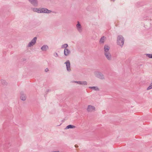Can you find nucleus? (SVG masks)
Returning a JSON list of instances; mask_svg holds the SVG:
<instances>
[{
  "label": "nucleus",
  "instance_id": "obj_1",
  "mask_svg": "<svg viewBox=\"0 0 152 152\" xmlns=\"http://www.w3.org/2000/svg\"><path fill=\"white\" fill-rule=\"evenodd\" d=\"M33 10L34 12H36L38 13H50L51 12V11L44 8H35L33 9Z\"/></svg>",
  "mask_w": 152,
  "mask_h": 152
},
{
  "label": "nucleus",
  "instance_id": "obj_2",
  "mask_svg": "<svg viewBox=\"0 0 152 152\" xmlns=\"http://www.w3.org/2000/svg\"><path fill=\"white\" fill-rule=\"evenodd\" d=\"M117 43L120 46H122L124 43V40L122 36H119L117 39Z\"/></svg>",
  "mask_w": 152,
  "mask_h": 152
},
{
  "label": "nucleus",
  "instance_id": "obj_3",
  "mask_svg": "<svg viewBox=\"0 0 152 152\" xmlns=\"http://www.w3.org/2000/svg\"><path fill=\"white\" fill-rule=\"evenodd\" d=\"M96 108L94 106L91 105H88L86 108V110L88 112H92L95 111Z\"/></svg>",
  "mask_w": 152,
  "mask_h": 152
},
{
  "label": "nucleus",
  "instance_id": "obj_4",
  "mask_svg": "<svg viewBox=\"0 0 152 152\" xmlns=\"http://www.w3.org/2000/svg\"><path fill=\"white\" fill-rule=\"evenodd\" d=\"M94 74L96 77L99 79H102L104 78V75L101 73L99 72H95L94 73Z\"/></svg>",
  "mask_w": 152,
  "mask_h": 152
},
{
  "label": "nucleus",
  "instance_id": "obj_5",
  "mask_svg": "<svg viewBox=\"0 0 152 152\" xmlns=\"http://www.w3.org/2000/svg\"><path fill=\"white\" fill-rule=\"evenodd\" d=\"M37 39V37H35L32 40L31 42L29 43V44L28 45V46L31 47V46H32L33 45H34L36 42Z\"/></svg>",
  "mask_w": 152,
  "mask_h": 152
},
{
  "label": "nucleus",
  "instance_id": "obj_6",
  "mask_svg": "<svg viewBox=\"0 0 152 152\" xmlns=\"http://www.w3.org/2000/svg\"><path fill=\"white\" fill-rule=\"evenodd\" d=\"M104 54L108 60H110L111 58V55L109 52H105Z\"/></svg>",
  "mask_w": 152,
  "mask_h": 152
},
{
  "label": "nucleus",
  "instance_id": "obj_7",
  "mask_svg": "<svg viewBox=\"0 0 152 152\" xmlns=\"http://www.w3.org/2000/svg\"><path fill=\"white\" fill-rule=\"evenodd\" d=\"M76 28L77 30L80 32L82 31L81 26L79 22H78V23L76 25Z\"/></svg>",
  "mask_w": 152,
  "mask_h": 152
},
{
  "label": "nucleus",
  "instance_id": "obj_8",
  "mask_svg": "<svg viewBox=\"0 0 152 152\" xmlns=\"http://www.w3.org/2000/svg\"><path fill=\"white\" fill-rule=\"evenodd\" d=\"M66 64L67 70L68 71L70 70V63L69 61H67L66 62Z\"/></svg>",
  "mask_w": 152,
  "mask_h": 152
},
{
  "label": "nucleus",
  "instance_id": "obj_9",
  "mask_svg": "<svg viewBox=\"0 0 152 152\" xmlns=\"http://www.w3.org/2000/svg\"><path fill=\"white\" fill-rule=\"evenodd\" d=\"M70 53V51L67 48H65L64 50V54L65 55L68 56Z\"/></svg>",
  "mask_w": 152,
  "mask_h": 152
},
{
  "label": "nucleus",
  "instance_id": "obj_10",
  "mask_svg": "<svg viewBox=\"0 0 152 152\" xmlns=\"http://www.w3.org/2000/svg\"><path fill=\"white\" fill-rule=\"evenodd\" d=\"M29 1L34 5H36L37 3V0H29Z\"/></svg>",
  "mask_w": 152,
  "mask_h": 152
},
{
  "label": "nucleus",
  "instance_id": "obj_11",
  "mask_svg": "<svg viewBox=\"0 0 152 152\" xmlns=\"http://www.w3.org/2000/svg\"><path fill=\"white\" fill-rule=\"evenodd\" d=\"M110 49V47L107 45L104 46V49L105 52H108V51Z\"/></svg>",
  "mask_w": 152,
  "mask_h": 152
},
{
  "label": "nucleus",
  "instance_id": "obj_12",
  "mask_svg": "<svg viewBox=\"0 0 152 152\" xmlns=\"http://www.w3.org/2000/svg\"><path fill=\"white\" fill-rule=\"evenodd\" d=\"M106 39V37L103 36L100 39L99 42L100 43H103Z\"/></svg>",
  "mask_w": 152,
  "mask_h": 152
},
{
  "label": "nucleus",
  "instance_id": "obj_13",
  "mask_svg": "<svg viewBox=\"0 0 152 152\" xmlns=\"http://www.w3.org/2000/svg\"><path fill=\"white\" fill-rule=\"evenodd\" d=\"M20 99L22 100H25L26 99V97L24 94H21L20 96Z\"/></svg>",
  "mask_w": 152,
  "mask_h": 152
},
{
  "label": "nucleus",
  "instance_id": "obj_14",
  "mask_svg": "<svg viewBox=\"0 0 152 152\" xmlns=\"http://www.w3.org/2000/svg\"><path fill=\"white\" fill-rule=\"evenodd\" d=\"M48 49V47L47 45H44L41 48V49L43 50H46Z\"/></svg>",
  "mask_w": 152,
  "mask_h": 152
},
{
  "label": "nucleus",
  "instance_id": "obj_15",
  "mask_svg": "<svg viewBox=\"0 0 152 152\" xmlns=\"http://www.w3.org/2000/svg\"><path fill=\"white\" fill-rule=\"evenodd\" d=\"M75 128V126H74L69 125L66 127V129H69L70 128Z\"/></svg>",
  "mask_w": 152,
  "mask_h": 152
},
{
  "label": "nucleus",
  "instance_id": "obj_16",
  "mask_svg": "<svg viewBox=\"0 0 152 152\" xmlns=\"http://www.w3.org/2000/svg\"><path fill=\"white\" fill-rule=\"evenodd\" d=\"M89 88L92 89L93 90H98L99 88L97 87H89Z\"/></svg>",
  "mask_w": 152,
  "mask_h": 152
},
{
  "label": "nucleus",
  "instance_id": "obj_17",
  "mask_svg": "<svg viewBox=\"0 0 152 152\" xmlns=\"http://www.w3.org/2000/svg\"><path fill=\"white\" fill-rule=\"evenodd\" d=\"M81 85H87V83L86 81H81Z\"/></svg>",
  "mask_w": 152,
  "mask_h": 152
},
{
  "label": "nucleus",
  "instance_id": "obj_18",
  "mask_svg": "<svg viewBox=\"0 0 152 152\" xmlns=\"http://www.w3.org/2000/svg\"><path fill=\"white\" fill-rule=\"evenodd\" d=\"M68 46V45L67 44H64V45H62V48H66Z\"/></svg>",
  "mask_w": 152,
  "mask_h": 152
},
{
  "label": "nucleus",
  "instance_id": "obj_19",
  "mask_svg": "<svg viewBox=\"0 0 152 152\" xmlns=\"http://www.w3.org/2000/svg\"><path fill=\"white\" fill-rule=\"evenodd\" d=\"M152 88V83L151 84V85L148 86V87L147 88V89L148 90H149Z\"/></svg>",
  "mask_w": 152,
  "mask_h": 152
},
{
  "label": "nucleus",
  "instance_id": "obj_20",
  "mask_svg": "<svg viewBox=\"0 0 152 152\" xmlns=\"http://www.w3.org/2000/svg\"><path fill=\"white\" fill-rule=\"evenodd\" d=\"M147 56L150 58H152V54H147Z\"/></svg>",
  "mask_w": 152,
  "mask_h": 152
},
{
  "label": "nucleus",
  "instance_id": "obj_21",
  "mask_svg": "<svg viewBox=\"0 0 152 152\" xmlns=\"http://www.w3.org/2000/svg\"><path fill=\"white\" fill-rule=\"evenodd\" d=\"M75 82L81 85V81H75Z\"/></svg>",
  "mask_w": 152,
  "mask_h": 152
},
{
  "label": "nucleus",
  "instance_id": "obj_22",
  "mask_svg": "<svg viewBox=\"0 0 152 152\" xmlns=\"http://www.w3.org/2000/svg\"><path fill=\"white\" fill-rule=\"evenodd\" d=\"M48 70V69H47V68L45 69V71L46 72H47Z\"/></svg>",
  "mask_w": 152,
  "mask_h": 152
},
{
  "label": "nucleus",
  "instance_id": "obj_23",
  "mask_svg": "<svg viewBox=\"0 0 152 152\" xmlns=\"http://www.w3.org/2000/svg\"><path fill=\"white\" fill-rule=\"evenodd\" d=\"M52 152H59V151H54Z\"/></svg>",
  "mask_w": 152,
  "mask_h": 152
},
{
  "label": "nucleus",
  "instance_id": "obj_24",
  "mask_svg": "<svg viewBox=\"0 0 152 152\" xmlns=\"http://www.w3.org/2000/svg\"><path fill=\"white\" fill-rule=\"evenodd\" d=\"M75 147H77V145H75Z\"/></svg>",
  "mask_w": 152,
  "mask_h": 152
}]
</instances>
